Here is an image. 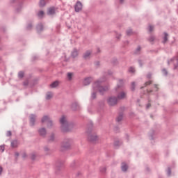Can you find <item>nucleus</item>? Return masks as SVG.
<instances>
[{"mask_svg":"<svg viewBox=\"0 0 178 178\" xmlns=\"http://www.w3.org/2000/svg\"><path fill=\"white\" fill-rule=\"evenodd\" d=\"M63 146L64 147V148H69V147H70V143L65 142Z\"/></svg>","mask_w":178,"mask_h":178,"instance_id":"obj_18","label":"nucleus"},{"mask_svg":"<svg viewBox=\"0 0 178 178\" xmlns=\"http://www.w3.org/2000/svg\"><path fill=\"white\" fill-rule=\"evenodd\" d=\"M122 119H123V117L122 115L119 116L118 118H117V120L118 122H120V120H122Z\"/></svg>","mask_w":178,"mask_h":178,"instance_id":"obj_29","label":"nucleus"},{"mask_svg":"<svg viewBox=\"0 0 178 178\" xmlns=\"http://www.w3.org/2000/svg\"><path fill=\"white\" fill-rule=\"evenodd\" d=\"M163 72H164V74H168V72H166V70H163Z\"/></svg>","mask_w":178,"mask_h":178,"instance_id":"obj_37","label":"nucleus"},{"mask_svg":"<svg viewBox=\"0 0 178 178\" xmlns=\"http://www.w3.org/2000/svg\"><path fill=\"white\" fill-rule=\"evenodd\" d=\"M154 40H155V38H154V36H151L150 38L149 39L150 42H152V41H154Z\"/></svg>","mask_w":178,"mask_h":178,"instance_id":"obj_30","label":"nucleus"},{"mask_svg":"<svg viewBox=\"0 0 178 178\" xmlns=\"http://www.w3.org/2000/svg\"><path fill=\"white\" fill-rule=\"evenodd\" d=\"M60 123L61 124V130L63 133H67V131H70L73 128V124L67 122V120L64 115L60 119Z\"/></svg>","mask_w":178,"mask_h":178,"instance_id":"obj_1","label":"nucleus"},{"mask_svg":"<svg viewBox=\"0 0 178 178\" xmlns=\"http://www.w3.org/2000/svg\"><path fill=\"white\" fill-rule=\"evenodd\" d=\"M132 33H133V31H131V29L128 30V31H127V35H131Z\"/></svg>","mask_w":178,"mask_h":178,"instance_id":"obj_27","label":"nucleus"},{"mask_svg":"<svg viewBox=\"0 0 178 178\" xmlns=\"http://www.w3.org/2000/svg\"><path fill=\"white\" fill-rule=\"evenodd\" d=\"M92 98H95V93L92 94Z\"/></svg>","mask_w":178,"mask_h":178,"instance_id":"obj_34","label":"nucleus"},{"mask_svg":"<svg viewBox=\"0 0 178 178\" xmlns=\"http://www.w3.org/2000/svg\"><path fill=\"white\" fill-rule=\"evenodd\" d=\"M39 134L40 136H45L47 134V131H45V129L42 128L39 130Z\"/></svg>","mask_w":178,"mask_h":178,"instance_id":"obj_12","label":"nucleus"},{"mask_svg":"<svg viewBox=\"0 0 178 178\" xmlns=\"http://www.w3.org/2000/svg\"><path fill=\"white\" fill-rule=\"evenodd\" d=\"M75 12H80L83 9V4L80 1H77L74 6Z\"/></svg>","mask_w":178,"mask_h":178,"instance_id":"obj_7","label":"nucleus"},{"mask_svg":"<svg viewBox=\"0 0 178 178\" xmlns=\"http://www.w3.org/2000/svg\"><path fill=\"white\" fill-rule=\"evenodd\" d=\"M93 88L95 90H99V92H101L102 94L105 92V91H108V87H102L101 86H99V83L96 82L94 86H93Z\"/></svg>","mask_w":178,"mask_h":178,"instance_id":"obj_3","label":"nucleus"},{"mask_svg":"<svg viewBox=\"0 0 178 178\" xmlns=\"http://www.w3.org/2000/svg\"><path fill=\"white\" fill-rule=\"evenodd\" d=\"M77 55H79V53H78L77 50L74 49V50L72 51V56L74 58H76V56H77Z\"/></svg>","mask_w":178,"mask_h":178,"instance_id":"obj_16","label":"nucleus"},{"mask_svg":"<svg viewBox=\"0 0 178 178\" xmlns=\"http://www.w3.org/2000/svg\"><path fill=\"white\" fill-rule=\"evenodd\" d=\"M153 30H154V26H149V31H153Z\"/></svg>","mask_w":178,"mask_h":178,"instance_id":"obj_28","label":"nucleus"},{"mask_svg":"<svg viewBox=\"0 0 178 178\" xmlns=\"http://www.w3.org/2000/svg\"><path fill=\"white\" fill-rule=\"evenodd\" d=\"M23 157H24V158H26V155H24Z\"/></svg>","mask_w":178,"mask_h":178,"instance_id":"obj_42","label":"nucleus"},{"mask_svg":"<svg viewBox=\"0 0 178 178\" xmlns=\"http://www.w3.org/2000/svg\"><path fill=\"white\" fill-rule=\"evenodd\" d=\"M90 55H91V51H86L83 56L85 59H87V58L90 56Z\"/></svg>","mask_w":178,"mask_h":178,"instance_id":"obj_17","label":"nucleus"},{"mask_svg":"<svg viewBox=\"0 0 178 178\" xmlns=\"http://www.w3.org/2000/svg\"><path fill=\"white\" fill-rule=\"evenodd\" d=\"M18 143L17 142V140H14L11 143V147H13V148H16V147H17Z\"/></svg>","mask_w":178,"mask_h":178,"instance_id":"obj_15","label":"nucleus"},{"mask_svg":"<svg viewBox=\"0 0 178 178\" xmlns=\"http://www.w3.org/2000/svg\"><path fill=\"white\" fill-rule=\"evenodd\" d=\"M40 6H45V0H40Z\"/></svg>","mask_w":178,"mask_h":178,"instance_id":"obj_21","label":"nucleus"},{"mask_svg":"<svg viewBox=\"0 0 178 178\" xmlns=\"http://www.w3.org/2000/svg\"><path fill=\"white\" fill-rule=\"evenodd\" d=\"M38 30H42V24H40L38 26Z\"/></svg>","mask_w":178,"mask_h":178,"instance_id":"obj_31","label":"nucleus"},{"mask_svg":"<svg viewBox=\"0 0 178 178\" xmlns=\"http://www.w3.org/2000/svg\"><path fill=\"white\" fill-rule=\"evenodd\" d=\"M24 76V72H19L18 74V77H19V79H23Z\"/></svg>","mask_w":178,"mask_h":178,"instance_id":"obj_19","label":"nucleus"},{"mask_svg":"<svg viewBox=\"0 0 178 178\" xmlns=\"http://www.w3.org/2000/svg\"><path fill=\"white\" fill-rule=\"evenodd\" d=\"M88 140L90 141V143H95V141H98L99 140L98 135L92 131H88Z\"/></svg>","mask_w":178,"mask_h":178,"instance_id":"obj_2","label":"nucleus"},{"mask_svg":"<svg viewBox=\"0 0 178 178\" xmlns=\"http://www.w3.org/2000/svg\"><path fill=\"white\" fill-rule=\"evenodd\" d=\"M149 106H151V104H147V108H149Z\"/></svg>","mask_w":178,"mask_h":178,"instance_id":"obj_40","label":"nucleus"},{"mask_svg":"<svg viewBox=\"0 0 178 178\" xmlns=\"http://www.w3.org/2000/svg\"><path fill=\"white\" fill-rule=\"evenodd\" d=\"M135 71H136V70H134V68L133 67H131L129 68V72H130V73H134Z\"/></svg>","mask_w":178,"mask_h":178,"instance_id":"obj_25","label":"nucleus"},{"mask_svg":"<svg viewBox=\"0 0 178 178\" xmlns=\"http://www.w3.org/2000/svg\"><path fill=\"white\" fill-rule=\"evenodd\" d=\"M74 74L72 72H68L67 74V79L68 80L71 81V80H73V76Z\"/></svg>","mask_w":178,"mask_h":178,"instance_id":"obj_13","label":"nucleus"},{"mask_svg":"<svg viewBox=\"0 0 178 178\" xmlns=\"http://www.w3.org/2000/svg\"><path fill=\"white\" fill-rule=\"evenodd\" d=\"M38 16H39V17H42L44 16V11H40Z\"/></svg>","mask_w":178,"mask_h":178,"instance_id":"obj_23","label":"nucleus"},{"mask_svg":"<svg viewBox=\"0 0 178 178\" xmlns=\"http://www.w3.org/2000/svg\"><path fill=\"white\" fill-rule=\"evenodd\" d=\"M15 155H17V156H19V154H18V153H16Z\"/></svg>","mask_w":178,"mask_h":178,"instance_id":"obj_41","label":"nucleus"},{"mask_svg":"<svg viewBox=\"0 0 178 178\" xmlns=\"http://www.w3.org/2000/svg\"><path fill=\"white\" fill-rule=\"evenodd\" d=\"M35 156V155L33 154L32 156H31V159H34Z\"/></svg>","mask_w":178,"mask_h":178,"instance_id":"obj_39","label":"nucleus"},{"mask_svg":"<svg viewBox=\"0 0 178 178\" xmlns=\"http://www.w3.org/2000/svg\"><path fill=\"white\" fill-rule=\"evenodd\" d=\"M151 81H148V82H146L145 83V86H149V84H151Z\"/></svg>","mask_w":178,"mask_h":178,"instance_id":"obj_32","label":"nucleus"},{"mask_svg":"<svg viewBox=\"0 0 178 178\" xmlns=\"http://www.w3.org/2000/svg\"><path fill=\"white\" fill-rule=\"evenodd\" d=\"M59 86V81H56L54 82H53L51 85L50 87L51 88H56V87H58Z\"/></svg>","mask_w":178,"mask_h":178,"instance_id":"obj_9","label":"nucleus"},{"mask_svg":"<svg viewBox=\"0 0 178 178\" xmlns=\"http://www.w3.org/2000/svg\"><path fill=\"white\" fill-rule=\"evenodd\" d=\"M132 90H134V82L132 83V87H131Z\"/></svg>","mask_w":178,"mask_h":178,"instance_id":"obj_35","label":"nucleus"},{"mask_svg":"<svg viewBox=\"0 0 178 178\" xmlns=\"http://www.w3.org/2000/svg\"><path fill=\"white\" fill-rule=\"evenodd\" d=\"M107 102L108 105L113 106V105H116V104H118V99L115 97H111L108 98Z\"/></svg>","mask_w":178,"mask_h":178,"instance_id":"obj_4","label":"nucleus"},{"mask_svg":"<svg viewBox=\"0 0 178 178\" xmlns=\"http://www.w3.org/2000/svg\"><path fill=\"white\" fill-rule=\"evenodd\" d=\"M173 61L175 62V63H178V59L173 60Z\"/></svg>","mask_w":178,"mask_h":178,"instance_id":"obj_36","label":"nucleus"},{"mask_svg":"<svg viewBox=\"0 0 178 178\" xmlns=\"http://www.w3.org/2000/svg\"><path fill=\"white\" fill-rule=\"evenodd\" d=\"M7 136H12V132L8 131L7 132Z\"/></svg>","mask_w":178,"mask_h":178,"instance_id":"obj_33","label":"nucleus"},{"mask_svg":"<svg viewBox=\"0 0 178 178\" xmlns=\"http://www.w3.org/2000/svg\"><path fill=\"white\" fill-rule=\"evenodd\" d=\"M120 2H123V0H120Z\"/></svg>","mask_w":178,"mask_h":178,"instance_id":"obj_43","label":"nucleus"},{"mask_svg":"<svg viewBox=\"0 0 178 178\" xmlns=\"http://www.w3.org/2000/svg\"><path fill=\"white\" fill-rule=\"evenodd\" d=\"M0 151H1V152H3L5 151V146L3 145L0 146Z\"/></svg>","mask_w":178,"mask_h":178,"instance_id":"obj_26","label":"nucleus"},{"mask_svg":"<svg viewBox=\"0 0 178 178\" xmlns=\"http://www.w3.org/2000/svg\"><path fill=\"white\" fill-rule=\"evenodd\" d=\"M83 84H85V86L90 84V79H85Z\"/></svg>","mask_w":178,"mask_h":178,"instance_id":"obj_22","label":"nucleus"},{"mask_svg":"<svg viewBox=\"0 0 178 178\" xmlns=\"http://www.w3.org/2000/svg\"><path fill=\"white\" fill-rule=\"evenodd\" d=\"M2 170H3L2 167H0V175L1 173H2Z\"/></svg>","mask_w":178,"mask_h":178,"instance_id":"obj_38","label":"nucleus"},{"mask_svg":"<svg viewBox=\"0 0 178 178\" xmlns=\"http://www.w3.org/2000/svg\"><path fill=\"white\" fill-rule=\"evenodd\" d=\"M42 123H48V126H52V121H51L48 116H44L42 118Z\"/></svg>","mask_w":178,"mask_h":178,"instance_id":"obj_6","label":"nucleus"},{"mask_svg":"<svg viewBox=\"0 0 178 178\" xmlns=\"http://www.w3.org/2000/svg\"><path fill=\"white\" fill-rule=\"evenodd\" d=\"M54 97V94L51 92H48L46 95V99H51Z\"/></svg>","mask_w":178,"mask_h":178,"instance_id":"obj_10","label":"nucleus"},{"mask_svg":"<svg viewBox=\"0 0 178 178\" xmlns=\"http://www.w3.org/2000/svg\"><path fill=\"white\" fill-rule=\"evenodd\" d=\"M56 13V9H55V8L54 7H51L48 9L47 10V15H55V13Z\"/></svg>","mask_w":178,"mask_h":178,"instance_id":"obj_8","label":"nucleus"},{"mask_svg":"<svg viewBox=\"0 0 178 178\" xmlns=\"http://www.w3.org/2000/svg\"><path fill=\"white\" fill-rule=\"evenodd\" d=\"M168 41V33H164V41L163 42H166Z\"/></svg>","mask_w":178,"mask_h":178,"instance_id":"obj_24","label":"nucleus"},{"mask_svg":"<svg viewBox=\"0 0 178 178\" xmlns=\"http://www.w3.org/2000/svg\"><path fill=\"white\" fill-rule=\"evenodd\" d=\"M127 97V95L126 92L124 91H122L118 94L116 99H117V101H119L120 99H126Z\"/></svg>","mask_w":178,"mask_h":178,"instance_id":"obj_5","label":"nucleus"},{"mask_svg":"<svg viewBox=\"0 0 178 178\" xmlns=\"http://www.w3.org/2000/svg\"><path fill=\"white\" fill-rule=\"evenodd\" d=\"M122 170L123 171V172H126V170H127V165L125 163H122Z\"/></svg>","mask_w":178,"mask_h":178,"instance_id":"obj_14","label":"nucleus"},{"mask_svg":"<svg viewBox=\"0 0 178 178\" xmlns=\"http://www.w3.org/2000/svg\"><path fill=\"white\" fill-rule=\"evenodd\" d=\"M35 121V115H31L30 118L31 124L34 125V122Z\"/></svg>","mask_w":178,"mask_h":178,"instance_id":"obj_11","label":"nucleus"},{"mask_svg":"<svg viewBox=\"0 0 178 178\" xmlns=\"http://www.w3.org/2000/svg\"><path fill=\"white\" fill-rule=\"evenodd\" d=\"M76 107L79 108V104H77V103L73 104H72V109H74V111H76V109H77V108H76Z\"/></svg>","mask_w":178,"mask_h":178,"instance_id":"obj_20","label":"nucleus"}]
</instances>
